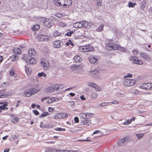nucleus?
<instances>
[{
	"label": "nucleus",
	"mask_w": 152,
	"mask_h": 152,
	"mask_svg": "<svg viewBox=\"0 0 152 152\" xmlns=\"http://www.w3.org/2000/svg\"><path fill=\"white\" fill-rule=\"evenodd\" d=\"M40 64L41 66L43 67L44 69L45 70L48 69L50 67V64L49 61L44 58L42 59L41 60Z\"/></svg>",
	"instance_id": "nucleus-3"
},
{
	"label": "nucleus",
	"mask_w": 152,
	"mask_h": 152,
	"mask_svg": "<svg viewBox=\"0 0 152 152\" xmlns=\"http://www.w3.org/2000/svg\"><path fill=\"white\" fill-rule=\"evenodd\" d=\"M136 4L135 3H132L131 2H130L128 3V7L130 8L133 7L135 6Z\"/></svg>",
	"instance_id": "nucleus-38"
},
{
	"label": "nucleus",
	"mask_w": 152,
	"mask_h": 152,
	"mask_svg": "<svg viewBox=\"0 0 152 152\" xmlns=\"http://www.w3.org/2000/svg\"><path fill=\"white\" fill-rule=\"evenodd\" d=\"M87 85L89 87L94 88L96 86V84L94 83L90 82L88 83Z\"/></svg>",
	"instance_id": "nucleus-35"
},
{
	"label": "nucleus",
	"mask_w": 152,
	"mask_h": 152,
	"mask_svg": "<svg viewBox=\"0 0 152 152\" xmlns=\"http://www.w3.org/2000/svg\"><path fill=\"white\" fill-rule=\"evenodd\" d=\"M53 101L52 98L49 99L47 100V102L48 104H50L53 102Z\"/></svg>",
	"instance_id": "nucleus-56"
},
{
	"label": "nucleus",
	"mask_w": 152,
	"mask_h": 152,
	"mask_svg": "<svg viewBox=\"0 0 152 152\" xmlns=\"http://www.w3.org/2000/svg\"><path fill=\"white\" fill-rule=\"evenodd\" d=\"M53 110L54 109L51 107H49L48 108V111L50 112H52Z\"/></svg>",
	"instance_id": "nucleus-62"
},
{
	"label": "nucleus",
	"mask_w": 152,
	"mask_h": 152,
	"mask_svg": "<svg viewBox=\"0 0 152 152\" xmlns=\"http://www.w3.org/2000/svg\"><path fill=\"white\" fill-rule=\"evenodd\" d=\"M54 46L55 48H59L60 47V43L59 40L55 41L54 43Z\"/></svg>",
	"instance_id": "nucleus-26"
},
{
	"label": "nucleus",
	"mask_w": 152,
	"mask_h": 152,
	"mask_svg": "<svg viewBox=\"0 0 152 152\" xmlns=\"http://www.w3.org/2000/svg\"><path fill=\"white\" fill-rule=\"evenodd\" d=\"M74 32V31L73 30L71 31H69L67 33L65 34V35L68 36H70Z\"/></svg>",
	"instance_id": "nucleus-41"
},
{
	"label": "nucleus",
	"mask_w": 152,
	"mask_h": 152,
	"mask_svg": "<svg viewBox=\"0 0 152 152\" xmlns=\"http://www.w3.org/2000/svg\"><path fill=\"white\" fill-rule=\"evenodd\" d=\"M81 121L84 124L86 125H90L91 124V121L88 119L81 120Z\"/></svg>",
	"instance_id": "nucleus-21"
},
{
	"label": "nucleus",
	"mask_w": 152,
	"mask_h": 152,
	"mask_svg": "<svg viewBox=\"0 0 152 152\" xmlns=\"http://www.w3.org/2000/svg\"><path fill=\"white\" fill-rule=\"evenodd\" d=\"M22 58L27 63L35 64L36 63V61L35 59L28 55H24Z\"/></svg>",
	"instance_id": "nucleus-1"
},
{
	"label": "nucleus",
	"mask_w": 152,
	"mask_h": 152,
	"mask_svg": "<svg viewBox=\"0 0 152 152\" xmlns=\"http://www.w3.org/2000/svg\"><path fill=\"white\" fill-rule=\"evenodd\" d=\"M82 27L90 28L92 26L93 24L91 22H88L86 20L82 21Z\"/></svg>",
	"instance_id": "nucleus-12"
},
{
	"label": "nucleus",
	"mask_w": 152,
	"mask_h": 152,
	"mask_svg": "<svg viewBox=\"0 0 152 152\" xmlns=\"http://www.w3.org/2000/svg\"><path fill=\"white\" fill-rule=\"evenodd\" d=\"M56 130L57 131H64L65 130V129L61 128H56Z\"/></svg>",
	"instance_id": "nucleus-47"
},
{
	"label": "nucleus",
	"mask_w": 152,
	"mask_h": 152,
	"mask_svg": "<svg viewBox=\"0 0 152 152\" xmlns=\"http://www.w3.org/2000/svg\"><path fill=\"white\" fill-rule=\"evenodd\" d=\"M90 72L91 73V75L94 76L95 75H97L98 74V72L97 70H91Z\"/></svg>",
	"instance_id": "nucleus-32"
},
{
	"label": "nucleus",
	"mask_w": 152,
	"mask_h": 152,
	"mask_svg": "<svg viewBox=\"0 0 152 152\" xmlns=\"http://www.w3.org/2000/svg\"><path fill=\"white\" fill-rule=\"evenodd\" d=\"M39 90L34 88H31L26 91L23 94V96H29L32 95L37 93Z\"/></svg>",
	"instance_id": "nucleus-2"
},
{
	"label": "nucleus",
	"mask_w": 152,
	"mask_h": 152,
	"mask_svg": "<svg viewBox=\"0 0 152 152\" xmlns=\"http://www.w3.org/2000/svg\"><path fill=\"white\" fill-rule=\"evenodd\" d=\"M74 120L76 123H78L79 122V120L78 117H76L74 118Z\"/></svg>",
	"instance_id": "nucleus-57"
},
{
	"label": "nucleus",
	"mask_w": 152,
	"mask_h": 152,
	"mask_svg": "<svg viewBox=\"0 0 152 152\" xmlns=\"http://www.w3.org/2000/svg\"><path fill=\"white\" fill-rule=\"evenodd\" d=\"M50 115V113L48 112H45L43 113L41 115L39 116L40 118L44 117L48 115Z\"/></svg>",
	"instance_id": "nucleus-33"
},
{
	"label": "nucleus",
	"mask_w": 152,
	"mask_h": 152,
	"mask_svg": "<svg viewBox=\"0 0 152 152\" xmlns=\"http://www.w3.org/2000/svg\"><path fill=\"white\" fill-rule=\"evenodd\" d=\"M81 60V58L78 55L74 57V60L75 62H80Z\"/></svg>",
	"instance_id": "nucleus-30"
},
{
	"label": "nucleus",
	"mask_w": 152,
	"mask_h": 152,
	"mask_svg": "<svg viewBox=\"0 0 152 152\" xmlns=\"http://www.w3.org/2000/svg\"><path fill=\"white\" fill-rule=\"evenodd\" d=\"M127 139L125 138H122L118 142V144L119 145H122L125 142H126Z\"/></svg>",
	"instance_id": "nucleus-27"
},
{
	"label": "nucleus",
	"mask_w": 152,
	"mask_h": 152,
	"mask_svg": "<svg viewBox=\"0 0 152 152\" xmlns=\"http://www.w3.org/2000/svg\"><path fill=\"white\" fill-rule=\"evenodd\" d=\"M60 33L58 31H55L53 33L54 36L57 37L60 36Z\"/></svg>",
	"instance_id": "nucleus-45"
},
{
	"label": "nucleus",
	"mask_w": 152,
	"mask_h": 152,
	"mask_svg": "<svg viewBox=\"0 0 152 152\" xmlns=\"http://www.w3.org/2000/svg\"><path fill=\"white\" fill-rule=\"evenodd\" d=\"M15 74V72L14 70H12L10 71V74L11 76H13Z\"/></svg>",
	"instance_id": "nucleus-58"
},
{
	"label": "nucleus",
	"mask_w": 152,
	"mask_h": 152,
	"mask_svg": "<svg viewBox=\"0 0 152 152\" xmlns=\"http://www.w3.org/2000/svg\"><path fill=\"white\" fill-rule=\"evenodd\" d=\"M135 120L134 117H132L131 119L129 120H126L123 123H122V124H124L125 125H127L130 124L132 121H134Z\"/></svg>",
	"instance_id": "nucleus-19"
},
{
	"label": "nucleus",
	"mask_w": 152,
	"mask_h": 152,
	"mask_svg": "<svg viewBox=\"0 0 152 152\" xmlns=\"http://www.w3.org/2000/svg\"><path fill=\"white\" fill-rule=\"evenodd\" d=\"M110 103H112L113 104H117L119 103V102H118L117 101H113L111 102H110Z\"/></svg>",
	"instance_id": "nucleus-61"
},
{
	"label": "nucleus",
	"mask_w": 152,
	"mask_h": 152,
	"mask_svg": "<svg viewBox=\"0 0 152 152\" xmlns=\"http://www.w3.org/2000/svg\"><path fill=\"white\" fill-rule=\"evenodd\" d=\"M138 51L136 50H134L132 51V53L134 55H136L138 54Z\"/></svg>",
	"instance_id": "nucleus-55"
},
{
	"label": "nucleus",
	"mask_w": 152,
	"mask_h": 152,
	"mask_svg": "<svg viewBox=\"0 0 152 152\" xmlns=\"http://www.w3.org/2000/svg\"><path fill=\"white\" fill-rule=\"evenodd\" d=\"M119 47V45L112 43H108L106 45V49L109 50H117Z\"/></svg>",
	"instance_id": "nucleus-5"
},
{
	"label": "nucleus",
	"mask_w": 152,
	"mask_h": 152,
	"mask_svg": "<svg viewBox=\"0 0 152 152\" xmlns=\"http://www.w3.org/2000/svg\"><path fill=\"white\" fill-rule=\"evenodd\" d=\"M49 98V97H43L41 101L42 102H43L45 100L47 99H48Z\"/></svg>",
	"instance_id": "nucleus-60"
},
{
	"label": "nucleus",
	"mask_w": 152,
	"mask_h": 152,
	"mask_svg": "<svg viewBox=\"0 0 152 152\" xmlns=\"http://www.w3.org/2000/svg\"><path fill=\"white\" fill-rule=\"evenodd\" d=\"M98 7H99V6H100L101 5V2H97L96 3Z\"/></svg>",
	"instance_id": "nucleus-63"
},
{
	"label": "nucleus",
	"mask_w": 152,
	"mask_h": 152,
	"mask_svg": "<svg viewBox=\"0 0 152 152\" xmlns=\"http://www.w3.org/2000/svg\"><path fill=\"white\" fill-rule=\"evenodd\" d=\"M37 39L41 41H47L49 39V37L47 35L39 34L37 36Z\"/></svg>",
	"instance_id": "nucleus-11"
},
{
	"label": "nucleus",
	"mask_w": 152,
	"mask_h": 152,
	"mask_svg": "<svg viewBox=\"0 0 152 152\" xmlns=\"http://www.w3.org/2000/svg\"><path fill=\"white\" fill-rule=\"evenodd\" d=\"M66 46H68L69 45H71L72 46H74V44L72 42V41L70 39H69L68 40V42H67L66 44Z\"/></svg>",
	"instance_id": "nucleus-37"
},
{
	"label": "nucleus",
	"mask_w": 152,
	"mask_h": 152,
	"mask_svg": "<svg viewBox=\"0 0 152 152\" xmlns=\"http://www.w3.org/2000/svg\"><path fill=\"white\" fill-rule=\"evenodd\" d=\"M28 53L29 56L31 57L34 56L36 52L33 49L30 48L28 50Z\"/></svg>",
	"instance_id": "nucleus-24"
},
{
	"label": "nucleus",
	"mask_w": 152,
	"mask_h": 152,
	"mask_svg": "<svg viewBox=\"0 0 152 152\" xmlns=\"http://www.w3.org/2000/svg\"><path fill=\"white\" fill-rule=\"evenodd\" d=\"M39 25L38 24H36L31 27L33 31H36L38 30L39 28Z\"/></svg>",
	"instance_id": "nucleus-29"
},
{
	"label": "nucleus",
	"mask_w": 152,
	"mask_h": 152,
	"mask_svg": "<svg viewBox=\"0 0 152 152\" xmlns=\"http://www.w3.org/2000/svg\"><path fill=\"white\" fill-rule=\"evenodd\" d=\"M136 81L133 79H126L124 80V84L126 86H131L136 84Z\"/></svg>",
	"instance_id": "nucleus-4"
},
{
	"label": "nucleus",
	"mask_w": 152,
	"mask_h": 152,
	"mask_svg": "<svg viewBox=\"0 0 152 152\" xmlns=\"http://www.w3.org/2000/svg\"><path fill=\"white\" fill-rule=\"evenodd\" d=\"M5 90H2L0 91V98H2L7 97L9 96L8 94H6L5 92Z\"/></svg>",
	"instance_id": "nucleus-20"
},
{
	"label": "nucleus",
	"mask_w": 152,
	"mask_h": 152,
	"mask_svg": "<svg viewBox=\"0 0 152 152\" xmlns=\"http://www.w3.org/2000/svg\"><path fill=\"white\" fill-rule=\"evenodd\" d=\"M70 68L74 72L78 73L81 71L82 66L80 65L77 66L75 64H73L71 66Z\"/></svg>",
	"instance_id": "nucleus-6"
},
{
	"label": "nucleus",
	"mask_w": 152,
	"mask_h": 152,
	"mask_svg": "<svg viewBox=\"0 0 152 152\" xmlns=\"http://www.w3.org/2000/svg\"><path fill=\"white\" fill-rule=\"evenodd\" d=\"M79 116L80 118L82 119L83 120L86 119V113H80L79 114Z\"/></svg>",
	"instance_id": "nucleus-28"
},
{
	"label": "nucleus",
	"mask_w": 152,
	"mask_h": 152,
	"mask_svg": "<svg viewBox=\"0 0 152 152\" xmlns=\"http://www.w3.org/2000/svg\"><path fill=\"white\" fill-rule=\"evenodd\" d=\"M140 56L144 58L145 60L149 61L150 60V58L147 55L146 53L143 52L140 53H139Z\"/></svg>",
	"instance_id": "nucleus-17"
},
{
	"label": "nucleus",
	"mask_w": 152,
	"mask_h": 152,
	"mask_svg": "<svg viewBox=\"0 0 152 152\" xmlns=\"http://www.w3.org/2000/svg\"><path fill=\"white\" fill-rule=\"evenodd\" d=\"M18 59V57L17 56L13 55L12 58V61H16Z\"/></svg>",
	"instance_id": "nucleus-43"
},
{
	"label": "nucleus",
	"mask_w": 152,
	"mask_h": 152,
	"mask_svg": "<svg viewBox=\"0 0 152 152\" xmlns=\"http://www.w3.org/2000/svg\"><path fill=\"white\" fill-rule=\"evenodd\" d=\"M138 87L144 89H152V83H147L140 86Z\"/></svg>",
	"instance_id": "nucleus-9"
},
{
	"label": "nucleus",
	"mask_w": 152,
	"mask_h": 152,
	"mask_svg": "<svg viewBox=\"0 0 152 152\" xmlns=\"http://www.w3.org/2000/svg\"><path fill=\"white\" fill-rule=\"evenodd\" d=\"M99 59V57H98L94 56H90L88 57L89 61L92 64L96 62Z\"/></svg>",
	"instance_id": "nucleus-14"
},
{
	"label": "nucleus",
	"mask_w": 152,
	"mask_h": 152,
	"mask_svg": "<svg viewBox=\"0 0 152 152\" xmlns=\"http://www.w3.org/2000/svg\"><path fill=\"white\" fill-rule=\"evenodd\" d=\"M43 23L45 26L50 28L53 25V21L51 19H46L44 20Z\"/></svg>",
	"instance_id": "nucleus-8"
},
{
	"label": "nucleus",
	"mask_w": 152,
	"mask_h": 152,
	"mask_svg": "<svg viewBox=\"0 0 152 152\" xmlns=\"http://www.w3.org/2000/svg\"><path fill=\"white\" fill-rule=\"evenodd\" d=\"M96 134H99V135H100L101 134V132L99 130H97L95 131L93 133V135Z\"/></svg>",
	"instance_id": "nucleus-44"
},
{
	"label": "nucleus",
	"mask_w": 152,
	"mask_h": 152,
	"mask_svg": "<svg viewBox=\"0 0 152 152\" xmlns=\"http://www.w3.org/2000/svg\"><path fill=\"white\" fill-rule=\"evenodd\" d=\"M38 75L39 77H41L42 76H43L44 77H46V74H45L43 72L38 73Z\"/></svg>",
	"instance_id": "nucleus-34"
},
{
	"label": "nucleus",
	"mask_w": 152,
	"mask_h": 152,
	"mask_svg": "<svg viewBox=\"0 0 152 152\" xmlns=\"http://www.w3.org/2000/svg\"><path fill=\"white\" fill-rule=\"evenodd\" d=\"M33 112L36 115H38L39 114V112L36 110H33Z\"/></svg>",
	"instance_id": "nucleus-59"
},
{
	"label": "nucleus",
	"mask_w": 152,
	"mask_h": 152,
	"mask_svg": "<svg viewBox=\"0 0 152 152\" xmlns=\"http://www.w3.org/2000/svg\"><path fill=\"white\" fill-rule=\"evenodd\" d=\"M59 88V85H52L47 88V91L49 92H52L57 91Z\"/></svg>",
	"instance_id": "nucleus-10"
},
{
	"label": "nucleus",
	"mask_w": 152,
	"mask_h": 152,
	"mask_svg": "<svg viewBox=\"0 0 152 152\" xmlns=\"http://www.w3.org/2000/svg\"><path fill=\"white\" fill-rule=\"evenodd\" d=\"M97 94L95 93H94L91 95V96L93 98H96L97 96Z\"/></svg>",
	"instance_id": "nucleus-48"
},
{
	"label": "nucleus",
	"mask_w": 152,
	"mask_h": 152,
	"mask_svg": "<svg viewBox=\"0 0 152 152\" xmlns=\"http://www.w3.org/2000/svg\"><path fill=\"white\" fill-rule=\"evenodd\" d=\"M72 4V1L71 0H65L64 5H63V6L64 7H69L71 6Z\"/></svg>",
	"instance_id": "nucleus-18"
},
{
	"label": "nucleus",
	"mask_w": 152,
	"mask_h": 152,
	"mask_svg": "<svg viewBox=\"0 0 152 152\" xmlns=\"http://www.w3.org/2000/svg\"><path fill=\"white\" fill-rule=\"evenodd\" d=\"M96 91H100L101 89V88L99 86H97L96 84V86L94 88Z\"/></svg>",
	"instance_id": "nucleus-51"
},
{
	"label": "nucleus",
	"mask_w": 152,
	"mask_h": 152,
	"mask_svg": "<svg viewBox=\"0 0 152 152\" xmlns=\"http://www.w3.org/2000/svg\"><path fill=\"white\" fill-rule=\"evenodd\" d=\"M129 59L132 63L137 64L141 65L143 64V61H142L139 60L135 56H131L129 58Z\"/></svg>",
	"instance_id": "nucleus-7"
},
{
	"label": "nucleus",
	"mask_w": 152,
	"mask_h": 152,
	"mask_svg": "<svg viewBox=\"0 0 152 152\" xmlns=\"http://www.w3.org/2000/svg\"><path fill=\"white\" fill-rule=\"evenodd\" d=\"M65 0H54V3L57 6H63Z\"/></svg>",
	"instance_id": "nucleus-16"
},
{
	"label": "nucleus",
	"mask_w": 152,
	"mask_h": 152,
	"mask_svg": "<svg viewBox=\"0 0 152 152\" xmlns=\"http://www.w3.org/2000/svg\"><path fill=\"white\" fill-rule=\"evenodd\" d=\"M132 75H131L130 73H127L126 75H125L124 77V78H126L128 77H132Z\"/></svg>",
	"instance_id": "nucleus-50"
},
{
	"label": "nucleus",
	"mask_w": 152,
	"mask_h": 152,
	"mask_svg": "<svg viewBox=\"0 0 152 152\" xmlns=\"http://www.w3.org/2000/svg\"><path fill=\"white\" fill-rule=\"evenodd\" d=\"M53 102H57L58 101H60L61 99H59L58 98H52Z\"/></svg>",
	"instance_id": "nucleus-52"
},
{
	"label": "nucleus",
	"mask_w": 152,
	"mask_h": 152,
	"mask_svg": "<svg viewBox=\"0 0 152 152\" xmlns=\"http://www.w3.org/2000/svg\"><path fill=\"white\" fill-rule=\"evenodd\" d=\"M7 103H5L1 105L0 106V113L1 112V110H7L8 108L6 107V106H7Z\"/></svg>",
	"instance_id": "nucleus-23"
},
{
	"label": "nucleus",
	"mask_w": 152,
	"mask_h": 152,
	"mask_svg": "<svg viewBox=\"0 0 152 152\" xmlns=\"http://www.w3.org/2000/svg\"><path fill=\"white\" fill-rule=\"evenodd\" d=\"M104 26V25L103 24H102L100 25L98 28H97L96 31L98 32H100L103 29V27Z\"/></svg>",
	"instance_id": "nucleus-31"
},
{
	"label": "nucleus",
	"mask_w": 152,
	"mask_h": 152,
	"mask_svg": "<svg viewBox=\"0 0 152 152\" xmlns=\"http://www.w3.org/2000/svg\"><path fill=\"white\" fill-rule=\"evenodd\" d=\"M13 52L15 54L19 55L20 54L21 51L20 49L17 47H15L13 50Z\"/></svg>",
	"instance_id": "nucleus-25"
},
{
	"label": "nucleus",
	"mask_w": 152,
	"mask_h": 152,
	"mask_svg": "<svg viewBox=\"0 0 152 152\" xmlns=\"http://www.w3.org/2000/svg\"><path fill=\"white\" fill-rule=\"evenodd\" d=\"M19 118H16L14 119H12V121L14 123H15L18 122L19 121Z\"/></svg>",
	"instance_id": "nucleus-46"
},
{
	"label": "nucleus",
	"mask_w": 152,
	"mask_h": 152,
	"mask_svg": "<svg viewBox=\"0 0 152 152\" xmlns=\"http://www.w3.org/2000/svg\"><path fill=\"white\" fill-rule=\"evenodd\" d=\"M67 116V114L64 113H59L56 115L53 118L55 119H62Z\"/></svg>",
	"instance_id": "nucleus-13"
},
{
	"label": "nucleus",
	"mask_w": 152,
	"mask_h": 152,
	"mask_svg": "<svg viewBox=\"0 0 152 152\" xmlns=\"http://www.w3.org/2000/svg\"><path fill=\"white\" fill-rule=\"evenodd\" d=\"M59 25L62 27H64L66 26V24L65 23L62 22H60L59 23Z\"/></svg>",
	"instance_id": "nucleus-53"
},
{
	"label": "nucleus",
	"mask_w": 152,
	"mask_h": 152,
	"mask_svg": "<svg viewBox=\"0 0 152 152\" xmlns=\"http://www.w3.org/2000/svg\"><path fill=\"white\" fill-rule=\"evenodd\" d=\"M144 135L143 133L137 134L136 136L137 137L138 139H140L142 138Z\"/></svg>",
	"instance_id": "nucleus-42"
},
{
	"label": "nucleus",
	"mask_w": 152,
	"mask_h": 152,
	"mask_svg": "<svg viewBox=\"0 0 152 152\" xmlns=\"http://www.w3.org/2000/svg\"><path fill=\"white\" fill-rule=\"evenodd\" d=\"M93 114L91 113H86V119L90 118L91 117V115Z\"/></svg>",
	"instance_id": "nucleus-49"
},
{
	"label": "nucleus",
	"mask_w": 152,
	"mask_h": 152,
	"mask_svg": "<svg viewBox=\"0 0 152 152\" xmlns=\"http://www.w3.org/2000/svg\"><path fill=\"white\" fill-rule=\"evenodd\" d=\"M110 103V102H103L99 104V105L100 106H106L107 105L109 104Z\"/></svg>",
	"instance_id": "nucleus-39"
},
{
	"label": "nucleus",
	"mask_w": 152,
	"mask_h": 152,
	"mask_svg": "<svg viewBox=\"0 0 152 152\" xmlns=\"http://www.w3.org/2000/svg\"><path fill=\"white\" fill-rule=\"evenodd\" d=\"M56 16L58 18H61L63 16V14H62L58 13L56 14Z\"/></svg>",
	"instance_id": "nucleus-54"
},
{
	"label": "nucleus",
	"mask_w": 152,
	"mask_h": 152,
	"mask_svg": "<svg viewBox=\"0 0 152 152\" xmlns=\"http://www.w3.org/2000/svg\"><path fill=\"white\" fill-rule=\"evenodd\" d=\"M80 98L82 100H85L86 99V98L83 96H81Z\"/></svg>",
	"instance_id": "nucleus-64"
},
{
	"label": "nucleus",
	"mask_w": 152,
	"mask_h": 152,
	"mask_svg": "<svg viewBox=\"0 0 152 152\" xmlns=\"http://www.w3.org/2000/svg\"><path fill=\"white\" fill-rule=\"evenodd\" d=\"M82 21H79L74 23L73 26L75 28H82Z\"/></svg>",
	"instance_id": "nucleus-22"
},
{
	"label": "nucleus",
	"mask_w": 152,
	"mask_h": 152,
	"mask_svg": "<svg viewBox=\"0 0 152 152\" xmlns=\"http://www.w3.org/2000/svg\"><path fill=\"white\" fill-rule=\"evenodd\" d=\"M89 47V45H86L85 46H80L79 48V50L81 52H88L90 50Z\"/></svg>",
	"instance_id": "nucleus-15"
},
{
	"label": "nucleus",
	"mask_w": 152,
	"mask_h": 152,
	"mask_svg": "<svg viewBox=\"0 0 152 152\" xmlns=\"http://www.w3.org/2000/svg\"><path fill=\"white\" fill-rule=\"evenodd\" d=\"M118 49L119 50L124 52H125L127 51V50L126 49L124 48L123 47H121L119 46V47Z\"/></svg>",
	"instance_id": "nucleus-36"
},
{
	"label": "nucleus",
	"mask_w": 152,
	"mask_h": 152,
	"mask_svg": "<svg viewBox=\"0 0 152 152\" xmlns=\"http://www.w3.org/2000/svg\"><path fill=\"white\" fill-rule=\"evenodd\" d=\"M32 71V69L30 68H27L26 70V74L28 75Z\"/></svg>",
	"instance_id": "nucleus-40"
}]
</instances>
